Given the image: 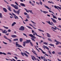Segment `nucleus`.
<instances>
[{
    "label": "nucleus",
    "mask_w": 61,
    "mask_h": 61,
    "mask_svg": "<svg viewBox=\"0 0 61 61\" xmlns=\"http://www.w3.org/2000/svg\"><path fill=\"white\" fill-rule=\"evenodd\" d=\"M46 34L48 37H49V38L51 37V35H50V34L49 33H46Z\"/></svg>",
    "instance_id": "obj_9"
},
{
    "label": "nucleus",
    "mask_w": 61,
    "mask_h": 61,
    "mask_svg": "<svg viewBox=\"0 0 61 61\" xmlns=\"http://www.w3.org/2000/svg\"><path fill=\"white\" fill-rule=\"evenodd\" d=\"M38 30L40 31V32H44V31L38 29Z\"/></svg>",
    "instance_id": "obj_33"
},
{
    "label": "nucleus",
    "mask_w": 61,
    "mask_h": 61,
    "mask_svg": "<svg viewBox=\"0 0 61 61\" xmlns=\"http://www.w3.org/2000/svg\"><path fill=\"white\" fill-rule=\"evenodd\" d=\"M51 19H52V20L53 22H54V23H56V21L55 20L53 19V18H51Z\"/></svg>",
    "instance_id": "obj_10"
},
{
    "label": "nucleus",
    "mask_w": 61,
    "mask_h": 61,
    "mask_svg": "<svg viewBox=\"0 0 61 61\" xmlns=\"http://www.w3.org/2000/svg\"><path fill=\"white\" fill-rule=\"evenodd\" d=\"M43 13L44 14H46V13H48V12L46 11H43Z\"/></svg>",
    "instance_id": "obj_27"
},
{
    "label": "nucleus",
    "mask_w": 61,
    "mask_h": 61,
    "mask_svg": "<svg viewBox=\"0 0 61 61\" xmlns=\"http://www.w3.org/2000/svg\"><path fill=\"white\" fill-rule=\"evenodd\" d=\"M35 34L37 36H39V37H40L41 38V37H42L41 36H39V35H37V33H36V32H35V33H33V35L34 36H35Z\"/></svg>",
    "instance_id": "obj_8"
},
{
    "label": "nucleus",
    "mask_w": 61,
    "mask_h": 61,
    "mask_svg": "<svg viewBox=\"0 0 61 61\" xmlns=\"http://www.w3.org/2000/svg\"><path fill=\"white\" fill-rule=\"evenodd\" d=\"M25 21H26V22H27L28 21V19H27L26 18V20H24Z\"/></svg>",
    "instance_id": "obj_43"
},
{
    "label": "nucleus",
    "mask_w": 61,
    "mask_h": 61,
    "mask_svg": "<svg viewBox=\"0 0 61 61\" xmlns=\"http://www.w3.org/2000/svg\"><path fill=\"white\" fill-rule=\"evenodd\" d=\"M46 48L47 49V50H49V49L47 46H46Z\"/></svg>",
    "instance_id": "obj_52"
},
{
    "label": "nucleus",
    "mask_w": 61,
    "mask_h": 61,
    "mask_svg": "<svg viewBox=\"0 0 61 61\" xmlns=\"http://www.w3.org/2000/svg\"><path fill=\"white\" fill-rule=\"evenodd\" d=\"M58 19L59 21H61V18H58Z\"/></svg>",
    "instance_id": "obj_55"
},
{
    "label": "nucleus",
    "mask_w": 61,
    "mask_h": 61,
    "mask_svg": "<svg viewBox=\"0 0 61 61\" xmlns=\"http://www.w3.org/2000/svg\"><path fill=\"white\" fill-rule=\"evenodd\" d=\"M8 32H11V30H10V29L8 30Z\"/></svg>",
    "instance_id": "obj_63"
},
{
    "label": "nucleus",
    "mask_w": 61,
    "mask_h": 61,
    "mask_svg": "<svg viewBox=\"0 0 61 61\" xmlns=\"http://www.w3.org/2000/svg\"><path fill=\"white\" fill-rule=\"evenodd\" d=\"M3 9L4 11L5 12V13L7 12V10L5 8H3Z\"/></svg>",
    "instance_id": "obj_15"
},
{
    "label": "nucleus",
    "mask_w": 61,
    "mask_h": 61,
    "mask_svg": "<svg viewBox=\"0 0 61 61\" xmlns=\"http://www.w3.org/2000/svg\"><path fill=\"white\" fill-rule=\"evenodd\" d=\"M41 58L42 59H44V58H45V57L41 56Z\"/></svg>",
    "instance_id": "obj_49"
},
{
    "label": "nucleus",
    "mask_w": 61,
    "mask_h": 61,
    "mask_svg": "<svg viewBox=\"0 0 61 61\" xmlns=\"http://www.w3.org/2000/svg\"><path fill=\"white\" fill-rule=\"evenodd\" d=\"M15 24H16V23L15 22H14L11 25V26H13V25H14Z\"/></svg>",
    "instance_id": "obj_21"
},
{
    "label": "nucleus",
    "mask_w": 61,
    "mask_h": 61,
    "mask_svg": "<svg viewBox=\"0 0 61 61\" xmlns=\"http://www.w3.org/2000/svg\"><path fill=\"white\" fill-rule=\"evenodd\" d=\"M24 14L25 15H27V13L25 12H24Z\"/></svg>",
    "instance_id": "obj_57"
},
{
    "label": "nucleus",
    "mask_w": 61,
    "mask_h": 61,
    "mask_svg": "<svg viewBox=\"0 0 61 61\" xmlns=\"http://www.w3.org/2000/svg\"><path fill=\"white\" fill-rule=\"evenodd\" d=\"M25 53H26V54H28V55H30V54H29V53H28V52H27L26 51H25Z\"/></svg>",
    "instance_id": "obj_60"
},
{
    "label": "nucleus",
    "mask_w": 61,
    "mask_h": 61,
    "mask_svg": "<svg viewBox=\"0 0 61 61\" xmlns=\"http://www.w3.org/2000/svg\"><path fill=\"white\" fill-rule=\"evenodd\" d=\"M3 42L4 44H5V45H7V43H6L5 42H4V41H3Z\"/></svg>",
    "instance_id": "obj_51"
},
{
    "label": "nucleus",
    "mask_w": 61,
    "mask_h": 61,
    "mask_svg": "<svg viewBox=\"0 0 61 61\" xmlns=\"http://www.w3.org/2000/svg\"><path fill=\"white\" fill-rule=\"evenodd\" d=\"M31 5H32V6H34V4H33V3H32L31 4Z\"/></svg>",
    "instance_id": "obj_64"
},
{
    "label": "nucleus",
    "mask_w": 61,
    "mask_h": 61,
    "mask_svg": "<svg viewBox=\"0 0 61 61\" xmlns=\"http://www.w3.org/2000/svg\"><path fill=\"white\" fill-rule=\"evenodd\" d=\"M52 53L53 54H55V52L53 51L52 52Z\"/></svg>",
    "instance_id": "obj_54"
},
{
    "label": "nucleus",
    "mask_w": 61,
    "mask_h": 61,
    "mask_svg": "<svg viewBox=\"0 0 61 61\" xmlns=\"http://www.w3.org/2000/svg\"><path fill=\"white\" fill-rule=\"evenodd\" d=\"M41 51H42V53H43V54H46V52H45L44 51H43V50Z\"/></svg>",
    "instance_id": "obj_61"
},
{
    "label": "nucleus",
    "mask_w": 61,
    "mask_h": 61,
    "mask_svg": "<svg viewBox=\"0 0 61 61\" xmlns=\"http://www.w3.org/2000/svg\"><path fill=\"white\" fill-rule=\"evenodd\" d=\"M4 38L8 40H9V41H10V43H11V42H12V41H11V40L9 39H8L7 38V37L6 36H4Z\"/></svg>",
    "instance_id": "obj_6"
},
{
    "label": "nucleus",
    "mask_w": 61,
    "mask_h": 61,
    "mask_svg": "<svg viewBox=\"0 0 61 61\" xmlns=\"http://www.w3.org/2000/svg\"><path fill=\"white\" fill-rule=\"evenodd\" d=\"M57 42L56 44V45H59V42L57 41Z\"/></svg>",
    "instance_id": "obj_29"
},
{
    "label": "nucleus",
    "mask_w": 61,
    "mask_h": 61,
    "mask_svg": "<svg viewBox=\"0 0 61 61\" xmlns=\"http://www.w3.org/2000/svg\"><path fill=\"white\" fill-rule=\"evenodd\" d=\"M54 7L55 8V9L57 8V6H56V5H55L54 6Z\"/></svg>",
    "instance_id": "obj_53"
},
{
    "label": "nucleus",
    "mask_w": 61,
    "mask_h": 61,
    "mask_svg": "<svg viewBox=\"0 0 61 61\" xmlns=\"http://www.w3.org/2000/svg\"><path fill=\"white\" fill-rule=\"evenodd\" d=\"M33 58H34L35 59V60H36V57H35L34 56H33L32 57V59L33 60H34V61L35 60H34V59Z\"/></svg>",
    "instance_id": "obj_11"
},
{
    "label": "nucleus",
    "mask_w": 61,
    "mask_h": 61,
    "mask_svg": "<svg viewBox=\"0 0 61 61\" xmlns=\"http://www.w3.org/2000/svg\"><path fill=\"white\" fill-rule=\"evenodd\" d=\"M54 27L55 28H54V27H53V26L51 27L52 28V29H53L54 30H56V26H55Z\"/></svg>",
    "instance_id": "obj_16"
},
{
    "label": "nucleus",
    "mask_w": 61,
    "mask_h": 61,
    "mask_svg": "<svg viewBox=\"0 0 61 61\" xmlns=\"http://www.w3.org/2000/svg\"><path fill=\"white\" fill-rule=\"evenodd\" d=\"M48 52L49 54H50V55H52V53H51V51H48Z\"/></svg>",
    "instance_id": "obj_38"
},
{
    "label": "nucleus",
    "mask_w": 61,
    "mask_h": 61,
    "mask_svg": "<svg viewBox=\"0 0 61 61\" xmlns=\"http://www.w3.org/2000/svg\"><path fill=\"white\" fill-rule=\"evenodd\" d=\"M21 54L23 56H24V54L25 56H26V57H28V55L26 54L25 53V52L24 53H23L22 52H21Z\"/></svg>",
    "instance_id": "obj_5"
},
{
    "label": "nucleus",
    "mask_w": 61,
    "mask_h": 61,
    "mask_svg": "<svg viewBox=\"0 0 61 61\" xmlns=\"http://www.w3.org/2000/svg\"><path fill=\"white\" fill-rule=\"evenodd\" d=\"M16 47H22L23 48V47H22V46L20 45L19 44H18V42H16Z\"/></svg>",
    "instance_id": "obj_4"
},
{
    "label": "nucleus",
    "mask_w": 61,
    "mask_h": 61,
    "mask_svg": "<svg viewBox=\"0 0 61 61\" xmlns=\"http://www.w3.org/2000/svg\"><path fill=\"white\" fill-rule=\"evenodd\" d=\"M10 5L11 6H12V7H14L15 6V5L14 4H11Z\"/></svg>",
    "instance_id": "obj_36"
},
{
    "label": "nucleus",
    "mask_w": 61,
    "mask_h": 61,
    "mask_svg": "<svg viewBox=\"0 0 61 61\" xmlns=\"http://www.w3.org/2000/svg\"><path fill=\"white\" fill-rule=\"evenodd\" d=\"M30 21H31V22H32V23H33V24H36V23L34 22V21H32V20H30Z\"/></svg>",
    "instance_id": "obj_37"
},
{
    "label": "nucleus",
    "mask_w": 61,
    "mask_h": 61,
    "mask_svg": "<svg viewBox=\"0 0 61 61\" xmlns=\"http://www.w3.org/2000/svg\"><path fill=\"white\" fill-rule=\"evenodd\" d=\"M29 25H30V26H32V27H33V25H32V24H29Z\"/></svg>",
    "instance_id": "obj_59"
},
{
    "label": "nucleus",
    "mask_w": 61,
    "mask_h": 61,
    "mask_svg": "<svg viewBox=\"0 0 61 61\" xmlns=\"http://www.w3.org/2000/svg\"><path fill=\"white\" fill-rule=\"evenodd\" d=\"M28 11H29V12L31 14H33V13L32 12V10H29Z\"/></svg>",
    "instance_id": "obj_22"
},
{
    "label": "nucleus",
    "mask_w": 61,
    "mask_h": 61,
    "mask_svg": "<svg viewBox=\"0 0 61 61\" xmlns=\"http://www.w3.org/2000/svg\"><path fill=\"white\" fill-rule=\"evenodd\" d=\"M29 36H30L31 37H33V38H31V39L32 40V41H34V42H35V41H35V39H36V37H35V36H34V35L31 34L29 35Z\"/></svg>",
    "instance_id": "obj_1"
},
{
    "label": "nucleus",
    "mask_w": 61,
    "mask_h": 61,
    "mask_svg": "<svg viewBox=\"0 0 61 61\" xmlns=\"http://www.w3.org/2000/svg\"><path fill=\"white\" fill-rule=\"evenodd\" d=\"M43 44H44V45H48V44L46 42H43Z\"/></svg>",
    "instance_id": "obj_35"
},
{
    "label": "nucleus",
    "mask_w": 61,
    "mask_h": 61,
    "mask_svg": "<svg viewBox=\"0 0 61 61\" xmlns=\"http://www.w3.org/2000/svg\"><path fill=\"white\" fill-rule=\"evenodd\" d=\"M23 43H25V44H27L28 42L27 41L24 42Z\"/></svg>",
    "instance_id": "obj_50"
},
{
    "label": "nucleus",
    "mask_w": 61,
    "mask_h": 61,
    "mask_svg": "<svg viewBox=\"0 0 61 61\" xmlns=\"http://www.w3.org/2000/svg\"><path fill=\"white\" fill-rule=\"evenodd\" d=\"M23 35L24 36H26V37H27V36H26V35L25 34V33H23Z\"/></svg>",
    "instance_id": "obj_40"
},
{
    "label": "nucleus",
    "mask_w": 61,
    "mask_h": 61,
    "mask_svg": "<svg viewBox=\"0 0 61 61\" xmlns=\"http://www.w3.org/2000/svg\"><path fill=\"white\" fill-rule=\"evenodd\" d=\"M26 26L28 28H29V29H31L32 30H33V29H32V28H31V27L29 26Z\"/></svg>",
    "instance_id": "obj_20"
},
{
    "label": "nucleus",
    "mask_w": 61,
    "mask_h": 61,
    "mask_svg": "<svg viewBox=\"0 0 61 61\" xmlns=\"http://www.w3.org/2000/svg\"><path fill=\"white\" fill-rule=\"evenodd\" d=\"M20 42H22V41H23V39H22V38H20Z\"/></svg>",
    "instance_id": "obj_28"
},
{
    "label": "nucleus",
    "mask_w": 61,
    "mask_h": 61,
    "mask_svg": "<svg viewBox=\"0 0 61 61\" xmlns=\"http://www.w3.org/2000/svg\"><path fill=\"white\" fill-rule=\"evenodd\" d=\"M7 54L8 55H11V53L9 52H8Z\"/></svg>",
    "instance_id": "obj_44"
},
{
    "label": "nucleus",
    "mask_w": 61,
    "mask_h": 61,
    "mask_svg": "<svg viewBox=\"0 0 61 61\" xmlns=\"http://www.w3.org/2000/svg\"><path fill=\"white\" fill-rule=\"evenodd\" d=\"M18 39L17 38L14 39L13 40V41H18Z\"/></svg>",
    "instance_id": "obj_32"
},
{
    "label": "nucleus",
    "mask_w": 61,
    "mask_h": 61,
    "mask_svg": "<svg viewBox=\"0 0 61 61\" xmlns=\"http://www.w3.org/2000/svg\"><path fill=\"white\" fill-rule=\"evenodd\" d=\"M40 5H42V2L41 1H40Z\"/></svg>",
    "instance_id": "obj_62"
},
{
    "label": "nucleus",
    "mask_w": 61,
    "mask_h": 61,
    "mask_svg": "<svg viewBox=\"0 0 61 61\" xmlns=\"http://www.w3.org/2000/svg\"><path fill=\"white\" fill-rule=\"evenodd\" d=\"M3 27L6 29H8V28L7 27H5V26H3Z\"/></svg>",
    "instance_id": "obj_30"
},
{
    "label": "nucleus",
    "mask_w": 61,
    "mask_h": 61,
    "mask_svg": "<svg viewBox=\"0 0 61 61\" xmlns=\"http://www.w3.org/2000/svg\"><path fill=\"white\" fill-rule=\"evenodd\" d=\"M57 7H58V8L59 9H60L61 10V7H59L58 6H57Z\"/></svg>",
    "instance_id": "obj_58"
},
{
    "label": "nucleus",
    "mask_w": 61,
    "mask_h": 61,
    "mask_svg": "<svg viewBox=\"0 0 61 61\" xmlns=\"http://www.w3.org/2000/svg\"><path fill=\"white\" fill-rule=\"evenodd\" d=\"M19 30H20V31H24L25 30V28L23 26H21L20 28H19Z\"/></svg>",
    "instance_id": "obj_3"
},
{
    "label": "nucleus",
    "mask_w": 61,
    "mask_h": 61,
    "mask_svg": "<svg viewBox=\"0 0 61 61\" xmlns=\"http://www.w3.org/2000/svg\"><path fill=\"white\" fill-rule=\"evenodd\" d=\"M3 54L4 55H6V54L4 52H0V55H2Z\"/></svg>",
    "instance_id": "obj_12"
},
{
    "label": "nucleus",
    "mask_w": 61,
    "mask_h": 61,
    "mask_svg": "<svg viewBox=\"0 0 61 61\" xmlns=\"http://www.w3.org/2000/svg\"><path fill=\"white\" fill-rule=\"evenodd\" d=\"M5 31H6V30H5L3 31V30L2 33H5Z\"/></svg>",
    "instance_id": "obj_31"
},
{
    "label": "nucleus",
    "mask_w": 61,
    "mask_h": 61,
    "mask_svg": "<svg viewBox=\"0 0 61 61\" xmlns=\"http://www.w3.org/2000/svg\"><path fill=\"white\" fill-rule=\"evenodd\" d=\"M49 45L51 46H53V47H54V45L53 44H49Z\"/></svg>",
    "instance_id": "obj_26"
},
{
    "label": "nucleus",
    "mask_w": 61,
    "mask_h": 61,
    "mask_svg": "<svg viewBox=\"0 0 61 61\" xmlns=\"http://www.w3.org/2000/svg\"><path fill=\"white\" fill-rule=\"evenodd\" d=\"M15 4H16V5H18V3H17L16 2H15Z\"/></svg>",
    "instance_id": "obj_48"
},
{
    "label": "nucleus",
    "mask_w": 61,
    "mask_h": 61,
    "mask_svg": "<svg viewBox=\"0 0 61 61\" xmlns=\"http://www.w3.org/2000/svg\"><path fill=\"white\" fill-rule=\"evenodd\" d=\"M14 58L16 59V60H17L18 59V58H17V57L16 56H15L14 57Z\"/></svg>",
    "instance_id": "obj_46"
},
{
    "label": "nucleus",
    "mask_w": 61,
    "mask_h": 61,
    "mask_svg": "<svg viewBox=\"0 0 61 61\" xmlns=\"http://www.w3.org/2000/svg\"><path fill=\"white\" fill-rule=\"evenodd\" d=\"M20 5H21V6H24V7L25 6V4H24L23 3H21L20 4Z\"/></svg>",
    "instance_id": "obj_17"
},
{
    "label": "nucleus",
    "mask_w": 61,
    "mask_h": 61,
    "mask_svg": "<svg viewBox=\"0 0 61 61\" xmlns=\"http://www.w3.org/2000/svg\"><path fill=\"white\" fill-rule=\"evenodd\" d=\"M48 41H50L51 42H52V40L49 38H48Z\"/></svg>",
    "instance_id": "obj_19"
},
{
    "label": "nucleus",
    "mask_w": 61,
    "mask_h": 61,
    "mask_svg": "<svg viewBox=\"0 0 61 61\" xmlns=\"http://www.w3.org/2000/svg\"><path fill=\"white\" fill-rule=\"evenodd\" d=\"M44 6L45 8H47V9H49V8L48 7V6H47L46 5H45Z\"/></svg>",
    "instance_id": "obj_25"
},
{
    "label": "nucleus",
    "mask_w": 61,
    "mask_h": 61,
    "mask_svg": "<svg viewBox=\"0 0 61 61\" xmlns=\"http://www.w3.org/2000/svg\"><path fill=\"white\" fill-rule=\"evenodd\" d=\"M26 17L27 18H28V19H29V18H30V17H29V15H27L26 16Z\"/></svg>",
    "instance_id": "obj_34"
},
{
    "label": "nucleus",
    "mask_w": 61,
    "mask_h": 61,
    "mask_svg": "<svg viewBox=\"0 0 61 61\" xmlns=\"http://www.w3.org/2000/svg\"><path fill=\"white\" fill-rule=\"evenodd\" d=\"M11 36L12 37H13V38H15V37H17V36L15 35H12Z\"/></svg>",
    "instance_id": "obj_14"
},
{
    "label": "nucleus",
    "mask_w": 61,
    "mask_h": 61,
    "mask_svg": "<svg viewBox=\"0 0 61 61\" xmlns=\"http://www.w3.org/2000/svg\"><path fill=\"white\" fill-rule=\"evenodd\" d=\"M13 11L14 13H16V14H17L18 15H19V13H20V10H18L16 11L15 10H13Z\"/></svg>",
    "instance_id": "obj_2"
},
{
    "label": "nucleus",
    "mask_w": 61,
    "mask_h": 61,
    "mask_svg": "<svg viewBox=\"0 0 61 61\" xmlns=\"http://www.w3.org/2000/svg\"><path fill=\"white\" fill-rule=\"evenodd\" d=\"M46 22L47 23H48V24H49V25H52V24H53V23L52 22H51V23H50V21H46Z\"/></svg>",
    "instance_id": "obj_7"
},
{
    "label": "nucleus",
    "mask_w": 61,
    "mask_h": 61,
    "mask_svg": "<svg viewBox=\"0 0 61 61\" xmlns=\"http://www.w3.org/2000/svg\"><path fill=\"white\" fill-rule=\"evenodd\" d=\"M30 44L32 46H33V44L31 42H30Z\"/></svg>",
    "instance_id": "obj_47"
},
{
    "label": "nucleus",
    "mask_w": 61,
    "mask_h": 61,
    "mask_svg": "<svg viewBox=\"0 0 61 61\" xmlns=\"http://www.w3.org/2000/svg\"><path fill=\"white\" fill-rule=\"evenodd\" d=\"M53 18L54 19L55 18L56 19H57V18H56V17L55 16H53Z\"/></svg>",
    "instance_id": "obj_39"
},
{
    "label": "nucleus",
    "mask_w": 61,
    "mask_h": 61,
    "mask_svg": "<svg viewBox=\"0 0 61 61\" xmlns=\"http://www.w3.org/2000/svg\"><path fill=\"white\" fill-rule=\"evenodd\" d=\"M26 41H27V42H30L31 41V40H26Z\"/></svg>",
    "instance_id": "obj_41"
},
{
    "label": "nucleus",
    "mask_w": 61,
    "mask_h": 61,
    "mask_svg": "<svg viewBox=\"0 0 61 61\" xmlns=\"http://www.w3.org/2000/svg\"><path fill=\"white\" fill-rule=\"evenodd\" d=\"M4 2H5L7 4H8V3L7 2V1H6V0H4Z\"/></svg>",
    "instance_id": "obj_56"
},
{
    "label": "nucleus",
    "mask_w": 61,
    "mask_h": 61,
    "mask_svg": "<svg viewBox=\"0 0 61 61\" xmlns=\"http://www.w3.org/2000/svg\"><path fill=\"white\" fill-rule=\"evenodd\" d=\"M49 12H50V13H53V14L55 15L54 13L53 12L51 11V10H49Z\"/></svg>",
    "instance_id": "obj_45"
},
{
    "label": "nucleus",
    "mask_w": 61,
    "mask_h": 61,
    "mask_svg": "<svg viewBox=\"0 0 61 61\" xmlns=\"http://www.w3.org/2000/svg\"><path fill=\"white\" fill-rule=\"evenodd\" d=\"M14 8L15 9H18V6L16 7V6H15Z\"/></svg>",
    "instance_id": "obj_23"
},
{
    "label": "nucleus",
    "mask_w": 61,
    "mask_h": 61,
    "mask_svg": "<svg viewBox=\"0 0 61 61\" xmlns=\"http://www.w3.org/2000/svg\"><path fill=\"white\" fill-rule=\"evenodd\" d=\"M14 17L15 19H19V18H18V17L16 16V15L15 16H14Z\"/></svg>",
    "instance_id": "obj_18"
},
{
    "label": "nucleus",
    "mask_w": 61,
    "mask_h": 61,
    "mask_svg": "<svg viewBox=\"0 0 61 61\" xmlns=\"http://www.w3.org/2000/svg\"><path fill=\"white\" fill-rule=\"evenodd\" d=\"M24 43L23 44V46L24 47H25V43Z\"/></svg>",
    "instance_id": "obj_42"
},
{
    "label": "nucleus",
    "mask_w": 61,
    "mask_h": 61,
    "mask_svg": "<svg viewBox=\"0 0 61 61\" xmlns=\"http://www.w3.org/2000/svg\"><path fill=\"white\" fill-rule=\"evenodd\" d=\"M7 7H8V10L10 11H12V10H11V7L9 6L8 5H7Z\"/></svg>",
    "instance_id": "obj_13"
},
{
    "label": "nucleus",
    "mask_w": 61,
    "mask_h": 61,
    "mask_svg": "<svg viewBox=\"0 0 61 61\" xmlns=\"http://www.w3.org/2000/svg\"><path fill=\"white\" fill-rule=\"evenodd\" d=\"M0 17L1 18H3V16H2V15L1 13H0Z\"/></svg>",
    "instance_id": "obj_24"
}]
</instances>
